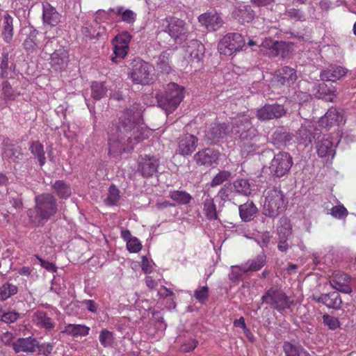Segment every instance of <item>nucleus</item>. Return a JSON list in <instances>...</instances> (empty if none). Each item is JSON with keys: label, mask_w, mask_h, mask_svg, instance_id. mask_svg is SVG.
Listing matches in <instances>:
<instances>
[{"label": "nucleus", "mask_w": 356, "mask_h": 356, "mask_svg": "<svg viewBox=\"0 0 356 356\" xmlns=\"http://www.w3.org/2000/svg\"><path fill=\"white\" fill-rule=\"evenodd\" d=\"M143 106L135 103L124 110L118 122L108 129L110 155L113 156L129 152L134 146L148 137L149 131L140 127L136 121L142 115Z\"/></svg>", "instance_id": "f257e3e1"}, {"label": "nucleus", "mask_w": 356, "mask_h": 356, "mask_svg": "<svg viewBox=\"0 0 356 356\" xmlns=\"http://www.w3.org/2000/svg\"><path fill=\"white\" fill-rule=\"evenodd\" d=\"M231 133L234 136L238 135L243 155L252 154L259 148L260 136L248 117L236 119L233 124Z\"/></svg>", "instance_id": "f03ea898"}, {"label": "nucleus", "mask_w": 356, "mask_h": 356, "mask_svg": "<svg viewBox=\"0 0 356 356\" xmlns=\"http://www.w3.org/2000/svg\"><path fill=\"white\" fill-rule=\"evenodd\" d=\"M184 88L170 82L164 87V92L157 95V106L168 115L172 113L184 98Z\"/></svg>", "instance_id": "7ed1b4c3"}, {"label": "nucleus", "mask_w": 356, "mask_h": 356, "mask_svg": "<svg viewBox=\"0 0 356 356\" xmlns=\"http://www.w3.org/2000/svg\"><path fill=\"white\" fill-rule=\"evenodd\" d=\"M286 205L284 195L280 190L272 188L266 192L264 213L266 216H277L284 211Z\"/></svg>", "instance_id": "20e7f679"}, {"label": "nucleus", "mask_w": 356, "mask_h": 356, "mask_svg": "<svg viewBox=\"0 0 356 356\" xmlns=\"http://www.w3.org/2000/svg\"><path fill=\"white\" fill-rule=\"evenodd\" d=\"M35 210L40 220L47 222L58 211L57 200L51 193H42L35 197Z\"/></svg>", "instance_id": "39448f33"}, {"label": "nucleus", "mask_w": 356, "mask_h": 356, "mask_svg": "<svg viewBox=\"0 0 356 356\" xmlns=\"http://www.w3.org/2000/svg\"><path fill=\"white\" fill-rule=\"evenodd\" d=\"M154 68L148 63L140 59H134L129 76L134 83L147 85L152 80Z\"/></svg>", "instance_id": "423d86ee"}, {"label": "nucleus", "mask_w": 356, "mask_h": 356, "mask_svg": "<svg viewBox=\"0 0 356 356\" xmlns=\"http://www.w3.org/2000/svg\"><path fill=\"white\" fill-rule=\"evenodd\" d=\"M159 29L161 32L168 33L175 40H183L189 32L184 20L172 17H168L159 21Z\"/></svg>", "instance_id": "0eeeda50"}, {"label": "nucleus", "mask_w": 356, "mask_h": 356, "mask_svg": "<svg viewBox=\"0 0 356 356\" xmlns=\"http://www.w3.org/2000/svg\"><path fill=\"white\" fill-rule=\"evenodd\" d=\"M261 300L262 304L269 305L271 308L280 312L289 308L291 305L289 297L274 287L268 289L261 296Z\"/></svg>", "instance_id": "6e6552de"}, {"label": "nucleus", "mask_w": 356, "mask_h": 356, "mask_svg": "<svg viewBox=\"0 0 356 356\" xmlns=\"http://www.w3.org/2000/svg\"><path fill=\"white\" fill-rule=\"evenodd\" d=\"M245 45L243 37L238 33H230L225 35L218 44L220 54L232 55L239 51Z\"/></svg>", "instance_id": "1a4fd4ad"}, {"label": "nucleus", "mask_w": 356, "mask_h": 356, "mask_svg": "<svg viewBox=\"0 0 356 356\" xmlns=\"http://www.w3.org/2000/svg\"><path fill=\"white\" fill-rule=\"evenodd\" d=\"M293 165L292 157L287 152H279L270 162L269 170L275 177H282L286 174Z\"/></svg>", "instance_id": "9d476101"}, {"label": "nucleus", "mask_w": 356, "mask_h": 356, "mask_svg": "<svg viewBox=\"0 0 356 356\" xmlns=\"http://www.w3.org/2000/svg\"><path fill=\"white\" fill-rule=\"evenodd\" d=\"M131 36L127 32H123L116 35L112 40L113 46V56H111V60L118 63L123 59L128 53L129 44Z\"/></svg>", "instance_id": "9b49d317"}, {"label": "nucleus", "mask_w": 356, "mask_h": 356, "mask_svg": "<svg viewBox=\"0 0 356 356\" xmlns=\"http://www.w3.org/2000/svg\"><path fill=\"white\" fill-rule=\"evenodd\" d=\"M2 156L9 162L19 163L24 159V154L18 143L7 138L2 143Z\"/></svg>", "instance_id": "f8f14e48"}, {"label": "nucleus", "mask_w": 356, "mask_h": 356, "mask_svg": "<svg viewBox=\"0 0 356 356\" xmlns=\"http://www.w3.org/2000/svg\"><path fill=\"white\" fill-rule=\"evenodd\" d=\"M286 113V108L281 104H266L258 109L257 116L261 120H270L282 118Z\"/></svg>", "instance_id": "ddd939ff"}, {"label": "nucleus", "mask_w": 356, "mask_h": 356, "mask_svg": "<svg viewBox=\"0 0 356 356\" xmlns=\"http://www.w3.org/2000/svg\"><path fill=\"white\" fill-rule=\"evenodd\" d=\"M70 62L69 53L64 47L56 49L51 55L49 64L51 68L56 72L65 70Z\"/></svg>", "instance_id": "4468645a"}, {"label": "nucleus", "mask_w": 356, "mask_h": 356, "mask_svg": "<svg viewBox=\"0 0 356 356\" xmlns=\"http://www.w3.org/2000/svg\"><path fill=\"white\" fill-rule=\"evenodd\" d=\"M227 129L225 123H212L205 130L204 139L210 144L216 143L227 134Z\"/></svg>", "instance_id": "2eb2a0df"}, {"label": "nucleus", "mask_w": 356, "mask_h": 356, "mask_svg": "<svg viewBox=\"0 0 356 356\" xmlns=\"http://www.w3.org/2000/svg\"><path fill=\"white\" fill-rule=\"evenodd\" d=\"M218 159L219 152L210 147L202 149L193 156V159L197 165L205 167H210L217 163Z\"/></svg>", "instance_id": "dca6fc26"}, {"label": "nucleus", "mask_w": 356, "mask_h": 356, "mask_svg": "<svg viewBox=\"0 0 356 356\" xmlns=\"http://www.w3.org/2000/svg\"><path fill=\"white\" fill-rule=\"evenodd\" d=\"M38 341L32 337H20L12 343L13 350L16 353L21 352L26 353H33L37 350Z\"/></svg>", "instance_id": "f3484780"}, {"label": "nucleus", "mask_w": 356, "mask_h": 356, "mask_svg": "<svg viewBox=\"0 0 356 356\" xmlns=\"http://www.w3.org/2000/svg\"><path fill=\"white\" fill-rule=\"evenodd\" d=\"M274 78L278 85L290 87L296 82L298 76L295 69L284 66L276 72Z\"/></svg>", "instance_id": "a211bd4d"}, {"label": "nucleus", "mask_w": 356, "mask_h": 356, "mask_svg": "<svg viewBox=\"0 0 356 356\" xmlns=\"http://www.w3.org/2000/svg\"><path fill=\"white\" fill-rule=\"evenodd\" d=\"M198 20L208 31H216L223 24V20L216 12L203 13L199 16Z\"/></svg>", "instance_id": "6ab92c4d"}, {"label": "nucleus", "mask_w": 356, "mask_h": 356, "mask_svg": "<svg viewBox=\"0 0 356 356\" xmlns=\"http://www.w3.org/2000/svg\"><path fill=\"white\" fill-rule=\"evenodd\" d=\"M313 300L316 302L323 303L327 308L333 309H339L342 305L341 296L337 291L323 293L319 296H313Z\"/></svg>", "instance_id": "aec40b11"}, {"label": "nucleus", "mask_w": 356, "mask_h": 356, "mask_svg": "<svg viewBox=\"0 0 356 356\" xmlns=\"http://www.w3.org/2000/svg\"><path fill=\"white\" fill-rule=\"evenodd\" d=\"M44 36L33 27L29 29V33L23 42L24 49L28 54L36 52L41 44Z\"/></svg>", "instance_id": "412c9836"}, {"label": "nucleus", "mask_w": 356, "mask_h": 356, "mask_svg": "<svg viewBox=\"0 0 356 356\" xmlns=\"http://www.w3.org/2000/svg\"><path fill=\"white\" fill-rule=\"evenodd\" d=\"M197 138L191 134L183 136L178 143V152L183 156L191 154L195 149L197 143Z\"/></svg>", "instance_id": "4be33fe9"}, {"label": "nucleus", "mask_w": 356, "mask_h": 356, "mask_svg": "<svg viewBox=\"0 0 356 356\" xmlns=\"http://www.w3.org/2000/svg\"><path fill=\"white\" fill-rule=\"evenodd\" d=\"M261 46L272 49L273 51H275V56L280 55L282 58L286 57L292 50V45L289 43L282 41H272L269 39L265 40L261 43Z\"/></svg>", "instance_id": "5701e85b"}, {"label": "nucleus", "mask_w": 356, "mask_h": 356, "mask_svg": "<svg viewBox=\"0 0 356 356\" xmlns=\"http://www.w3.org/2000/svg\"><path fill=\"white\" fill-rule=\"evenodd\" d=\"M343 121V116L336 108L332 107L328 109L327 113L320 120L321 126L332 127L339 125Z\"/></svg>", "instance_id": "b1692460"}, {"label": "nucleus", "mask_w": 356, "mask_h": 356, "mask_svg": "<svg viewBox=\"0 0 356 356\" xmlns=\"http://www.w3.org/2000/svg\"><path fill=\"white\" fill-rule=\"evenodd\" d=\"M14 19L8 13H6L3 17V22L1 26V37L3 41L7 44H10L14 35Z\"/></svg>", "instance_id": "393cba45"}, {"label": "nucleus", "mask_w": 356, "mask_h": 356, "mask_svg": "<svg viewBox=\"0 0 356 356\" xmlns=\"http://www.w3.org/2000/svg\"><path fill=\"white\" fill-rule=\"evenodd\" d=\"M32 321L36 326L47 330H51L55 327V322L44 311L38 310L34 312L32 315Z\"/></svg>", "instance_id": "a878e982"}, {"label": "nucleus", "mask_w": 356, "mask_h": 356, "mask_svg": "<svg viewBox=\"0 0 356 356\" xmlns=\"http://www.w3.org/2000/svg\"><path fill=\"white\" fill-rule=\"evenodd\" d=\"M185 51L191 60L200 61L204 56V47L199 40H192L188 42Z\"/></svg>", "instance_id": "bb28decb"}, {"label": "nucleus", "mask_w": 356, "mask_h": 356, "mask_svg": "<svg viewBox=\"0 0 356 356\" xmlns=\"http://www.w3.org/2000/svg\"><path fill=\"white\" fill-rule=\"evenodd\" d=\"M346 73V68L339 65H331L321 73V78L323 81L334 82L345 76Z\"/></svg>", "instance_id": "cd10ccee"}, {"label": "nucleus", "mask_w": 356, "mask_h": 356, "mask_svg": "<svg viewBox=\"0 0 356 356\" xmlns=\"http://www.w3.org/2000/svg\"><path fill=\"white\" fill-rule=\"evenodd\" d=\"M335 147L332 138L330 136L323 137L318 143L316 148L319 156L325 157L332 156L334 157L335 154Z\"/></svg>", "instance_id": "c85d7f7f"}, {"label": "nucleus", "mask_w": 356, "mask_h": 356, "mask_svg": "<svg viewBox=\"0 0 356 356\" xmlns=\"http://www.w3.org/2000/svg\"><path fill=\"white\" fill-rule=\"evenodd\" d=\"M293 139V135L284 127L275 129L271 136L272 143L277 147L285 146Z\"/></svg>", "instance_id": "c756f323"}, {"label": "nucleus", "mask_w": 356, "mask_h": 356, "mask_svg": "<svg viewBox=\"0 0 356 356\" xmlns=\"http://www.w3.org/2000/svg\"><path fill=\"white\" fill-rule=\"evenodd\" d=\"M266 262V254L264 253L259 254L255 258L250 259L243 264L245 267V269H243V273L247 275H250L252 272L258 271L261 270L263 266H264Z\"/></svg>", "instance_id": "7c9ffc66"}, {"label": "nucleus", "mask_w": 356, "mask_h": 356, "mask_svg": "<svg viewBox=\"0 0 356 356\" xmlns=\"http://www.w3.org/2000/svg\"><path fill=\"white\" fill-rule=\"evenodd\" d=\"M10 53L8 51H3L1 56L0 62V76L3 79L12 76L15 65L10 62Z\"/></svg>", "instance_id": "2f4dec72"}, {"label": "nucleus", "mask_w": 356, "mask_h": 356, "mask_svg": "<svg viewBox=\"0 0 356 356\" xmlns=\"http://www.w3.org/2000/svg\"><path fill=\"white\" fill-rule=\"evenodd\" d=\"M42 18L44 23L50 26H56L60 22V15L49 3L43 5Z\"/></svg>", "instance_id": "473e14b6"}, {"label": "nucleus", "mask_w": 356, "mask_h": 356, "mask_svg": "<svg viewBox=\"0 0 356 356\" xmlns=\"http://www.w3.org/2000/svg\"><path fill=\"white\" fill-rule=\"evenodd\" d=\"M90 330V327L85 325L70 323L65 326L61 333L73 337H86L89 334Z\"/></svg>", "instance_id": "72a5a7b5"}, {"label": "nucleus", "mask_w": 356, "mask_h": 356, "mask_svg": "<svg viewBox=\"0 0 356 356\" xmlns=\"http://www.w3.org/2000/svg\"><path fill=\"white\" fill-rule=\"evenodd\" d=\"M233 16L239 22L244 24L251 22L254 16L253 10L250 6H240L233 12Z\"/></svg>", "instance_id": "f704fd0d"}, {"label": "nucleus", "mask_w": 356, "mask_h": 356, "mask_svg": "<svg viewBox=\"0 0 356 356\" xmlns=\"http://www.w3.org/2000/svg\"><path fill=\"white\" fill-rule=\"evenodd\" d=\"M29 149L35 159H37L39 165L43 166L46 163L45 152L43 145L38 140L29 143Z\"/></svg>", "instance_id": "c9c22d12"}, {"label": "nucleus", "mask_w": 356, "mask_h": 356, "mask_svg": "<svg viewBox=\"0 0 356 356\" xmlns=\"http://www.w3.org/2000/svg\"><path fill=\"white\" fill-rule=\"evenodd\" d=\"M257 208L252 202H247L239 207V214L243 222L252 220L257 213Z\"/></svg>", "instance_id": "e433bc0d"}, {"label": "nucleus", "mask_w": 356, "mask_h": 356, "mask_svg": "<svg viewBox=\"0 0 356 356\" xmlns=\"http://www.w3.org/2000/svg\"><path fill=\"white\" fill-rule=\"evenodd\" d=\"M109 12H113L118 15L121 16V21L129 24H133L136 19L137 15L133 10L130 9H125L123 6H119L115 8H110L107 13Z\"/></svg>", "instance_id": "4c0bfd02"}, {"label": "nucleus", "mask_w": 356, "mask_h": 356, "mask_svg": "<svg viewBox=\"0 0 356 356\" xmlns=\"http://www.w3.org/2000/svg\"><path fill=\"white\" fill-rule=\"evenodd\" d=\"M291 230L292 228L289 220L285 217L281 218L276 229L277 239H289L292 234Z\"/></svg>", "instance_id": "58836bf2"}, {"label": "nucleus", "mask_w": 356, "mask_h": 356, "mask_svg": "<svg viewBox=\"0 0 356 356\" xmlns=\"http://www.w3.org/2000/svg\"><path fill=\"white\" fill-rule=\"evenodd\" d=\"M52 188L54 193L60 199L68 198L72 194L70 186L63 180H56L52 184Z\"/></svg>", "instance_id": "ea45409f"}, {"label": "nucleus", "mask_w": 356, "mask_h": 356, "mask_svg": "<svg viewBox=\"0 0 356 356\" xmlns=\"http://www.w3.org/2000/svg\"><path fill=\"white\" fill-rule=\"evenodd\" d=\"M283 350L286 356H309V353L301 346H296L285 341Z\"/></svg>", "instance_id": "a19ab883"}, {"label": "nucleus", "mask_w": 356, "mask_h": 356, "mask_svg": "<svg viewBox=\"0 0 356 356\" xmlns=\"http://www.w3.org/2000/svg\"><path fill=\"white\" fill-rule=\"evenodd\" d=\"M170 52L171 50L168 49L163 52L159 56V62L157 63V65L159 66V68L161 70L159 76H163L165 74L168 75L172 71V68L169 62Z\"/></svg>", "instance_id": "79ce46f5"}, {"label": "nucleus", "mask_w": 356, "mask_h": 356, "mask_svg": "<svg viewBox=\"0 0 356 356\" xmlns=\"http://www.w3.org/2000/svg\"><path fill=\"white\" fill-rule=\"evenodd\" d=\"M145 157L147 159H145L140 164V170L144 177H150L156 172V160L153 157H148L147 155H145Z\"/></svg>", "instance_id": "37998d69"}, {"label": "nucleus", "mask_w": 356, "mask_h": 356, "mask_svg": "<svg viewBox=\"0 0 356 356\" xmlns=\"http://www.w3.org/2000/svg\"><path fill=\"white\" fill-rule=\"evenodd\" d=\"M233 186L236 193L248 196L251 194L252 188L248 179H238L233 183Z\"/></svg>", "instance_id": "c03bdc74"}, {"label": "nucleus", "mask_w": 356, "mask_h": 356, "mask_svg": "<svg viewBox=\"0 0 356 356\" xmlns=\"http://www.w3.org/2000/svg\"><path fill=\"white\" fill-rule=\"evenodd\" d=\"M18 291L16 285L6 282L0 286V301H5Z\"/></svg>", "instance_id": "a18cd8bd"}, {"label": "nucleus", "mask_w": 356, "mask_h": 356, "mask_svg": "<svg viewBox=\"0 0 356 356\" xmlns=\"http://www.w3.org/2000/svg\"><path fill=\"white\" fill-rule=\"evenodd\" d=\"M169 197L181 204H187L192 200V196L184 191H171L170 192Z\"/></svg>", "instance_id": "49530a36"}, {"label": "nucleus", "mask_w": 356, "mask_h": 356, "mask_svg": "<svg viewBox=\"0 0 356 356\" xmlns=\"http://www.w3.org/2000/svg\"><path fill=\"white\" fill-rule=\"evenodd\" d=\"M91 90L92 98L99 100L105 96L107 92V88L103 83L93 82L91 85Z\"/></svg>", "instance_id": "de8ad7c7"}, {"label": "nucleus", "mask_w": 356, "mask_h": 356, "mask_svg": "<svg viewBox=\"0 0 356 356\" xmlns=\"http://www.w3.org/2000/svg\"><path fill=\"white\" fill-rule=\"evenodd\" d=\"M120 191L114 185H111L108 188V193L106 198L104 200V203L108 206H114L120 200Z\"/></svg>", "instance_id": "09e8293b"}, {"label": "nucleus", "mask_w": 356, "mask_h": 356, "mask_svg": "<svg viewBox=\"0 0 356 356\" xmlns=\"http://www.w3.org/2000/svg\"><path fill=\"white\" fill-rule=\"evenodd\" d=\"M99 339L104 348L112 347L115 341L113 333L106 329L100 332Z\"/></svg>", "instance_id": "8fccbe9b"}, {"label": "nucleus", "mask_w": 356, "mask_h": 356, "mask_svg": "<svg viewBox=\"0 0 356 356\" xmlns=\"http://www.w3.org/2000/svg\"><path fill=\"white\" fill-rule=\"evenodd\" d=\"M204 211L209 220L217 219L216 207L211 199H207L204 203Z\"/></svg>", "instance_id": "3c124183"}, {"label": "nucleus", "mask_w": 356, "mask_h": 356, "mask_svg": "<svg viewBox=\"0 0 356 356\" xmlns=\"http://www.w3.org/2000/svg\"><path fill=\"white\" fill-rule=\"evenodd\" d=\"M323 323L331 330H335L341 327V323L338 318L325 314L323 316Z\"/></svg>", "instance_id": "603ef678"}, {"label": "nucleus", "mask_w": 356, "mask_h": 356, "mask_svg": "<svg viewBox=\"0 0 356 356\" xmlns=\"http://www.w3.org/2000/svg\"><path fill=\"white\" fill-rule=\"evenodd\" d=\"M20 316L19 313L15 311H9L5 312L3 310H0V320L6 323H12L16 322Z\"/></svg>", "instance_id": "864d4df0"}, {"label": "nucleus", "mask_w": 356, "mask_h": 356, "mask_svg": "<svg viewBox=\"0 0 356 356\" xmlns=\"http://www.w3.org/2000/svg\"><path fill=\"white\" fill-rule=\"evenodd\" d=\"M2 93L3 98L6 100L14 99L19 93L17 92L8 81H5L2 83Z\"/></svg>", "instance_id": "5fc2aeb1"}, {"label": "nucleus", "mask_w": 356, "mask_h": 356, "mask_svg": "<svg viewBox=\"0 0 356 356\" xmlns=\"http://www.w3.org/2000/svg\"><path fill=\"white\" fill-rule=\"evenodd\" d=\"M243 269H245L243 264L240 266H231V271L229 274V279L232 282H237L242 279L243 274Z\"/></svg>", "instance_id": "6e6d98bb"}, {"label": "nucleus", "mask_w": 356, "mask_h": 356, "mask_svg": "<svg viewBox=\"0 0 356 356\" xmlns=\"http://www.w3.org/2000/svg\"><path fill=\"white\" fill-rule=\"evenodd\" d=\"M232 174L229 171H220L212 179L211 186L212 187L218 186L231 178Z\"/></svg>", "instance_id": "4d7b16f0"}, {"label": "nucleus", "mask_w": 356, "mask_h": 356, "mask_svg": "<svg viewBox=\"0 0 356 356\" xmlns=\"http://www.w3.org/2000/svg\"><path fill=\"white\" fill-rule=\"evenodd\" d=\"M209 289L207 286H200L194 292V297L200 302L204 303L208 299Z\"/></svg>", "instance_id": "13d9d810"}, {"label": "nucleus", "mask_w": 356, "mask_h": 356, "mask_svg": "<svg viewBox=\"0 0 356 356\" xmlns=\"http://www.w3.org/2000/svg\"><path fill=\"white\" fill-rule=\"evenodd\" d=\"M127 248L130 252L136 253L141 250L142 245L137 238L134 237L133 238L128 240L127 243Z\"/></svg>", "instance_id": "bf43d9fd"}, {"label": "nucleus", "mask_w": 356, "mask_h": 356, "mask_svg": "<svg viewBox=\"0 0 356 356\" xmlns=\"http://www.w3.org/2000/svg\"><path fill=\"white\" fill-rule=\"evenodd\" d=\"M330 213L334 217L343 218L348 215V211L343 205H338L332 207Z\"/></svg>", "instance_id": "052dcab7"}, {"label": "nucleus", "mask_w": 356, "mask_h": 356, "mask_svg": "<svg viewBox=\"0 0 356 356\" xmlns=\"http://www.w3.org/2000/svg\"><path fill=\"white\" fill-rule=\"evenodd\" d=\"M35 257L39 261L40 266L47 271L51 273H56L57 271V267L54 263L43 259L39 255H35Z\"/></svg>", "instance_id": "680f3d73"}, {"label": "nucleus", "mask_w": 356, "mask_h": 356, "mask_svg": "<svg viewBox=\"0 0 356 356\" xmlns=\"http://www.w3.org/2000/svg\"><path fill=\"white\" fill-rule=\"evenodd\" d=\"M347 281H350V277L346 273H337L335 274L333 277L330 280V284L333 288L334 282H339V284H343Z\"/></svg>", "instance_id": "e2e57ef3"}, {"label": "nucleus", "mask_w": 356, "mask_h": 356, "mask_svg": "<svg viewBox=\"0 0 356 356\" xmlns=\"http://www.w3.org/2000/svg\"><path fill=\"white\" fill-rule=\"evenodd\" d=\"M81 31L86 40H92L95 38L96 29L92 26H83L81 28Z\"/></svg>", "instance_id": "0e129e2a"}, {"label": "nucleus", "mask_w": 356, "mask_h": 356, "mask_svg": "<svg viewBox=\"0 0 356 356\" xmlns=\"http://www.w3.org/2000/svg\"><path fill=\"white\" fill-rule=\"evenodd\" d=\"M350 282L347 281L343 284H339V282L333 283V289H336L337 292L349 294L352 292V288L350 286Z\"/></svg>", "instance_id": "69168bd1"}, {"label": "nucleus", "mask_w": 356, "mask_h": 356, "mask_svg": "<svg viewBox=\"0 0 356 356\" xmlns=\"http://www.w3.org/2000/svg\"><path fill=\"white\" fill-rule=\"evenodd\" d=\"M37 350H39L44 355H48L51 353L53 350V345L50 343H44L40 344L38 342V346L37 347Z\"/></svg>", "instance_id": "338daca9"}, {"label": "nucleus", "mask_w": 356, "mask_h": 356, "mask_svg": "<svg viewBox=\"0 0 356 356\" xmlns=\"http://www.w3.org/2000/svg\"><path fill=\"white\" fill-rule=\"evenodd\" d=\"M198 341L196 339H191L181 346V350L184 353H188L195 349Z\"/></svg>", "instance_id": "774afa93"}]
</instances>
